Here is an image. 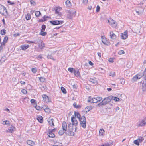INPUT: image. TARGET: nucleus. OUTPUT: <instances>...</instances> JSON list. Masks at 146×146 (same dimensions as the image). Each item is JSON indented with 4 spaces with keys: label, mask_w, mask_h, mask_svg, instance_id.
I'll use <instances>...</instances> for the list:
<instances>
[{
    "label": "nucleus",
    "mask_w": 146,
    "mask_h": 146,
    "mask_svg": "<svg viewBox=\"0 0 146 146\" xmlns=\"http://www.w3.org/2000/svg\"><path fill=\"white\" fill-rule=\"evenodd\" d=\"M100 97H97L96 98H91V97H89L88 100V102L94 103H97L98 101L100 102Z\"/></svg>",
    "instance_id": "obj_1"
},
{
    "label": "nucleus",
    "mask_w": 146,
    "mask_h": 146,
    "mask_svg": "<svg viewBox=\"0 0 146 146\" xmlns=\"http://www.w3.org/2000/svg\"><path fill=\"white\" fill-rule=\"evenodd\" d=\"M80 122L81 126L84 128L86 127V119L85 117L84 116H82L79 119Z\"/></svg>",
    "instance_id": "obj_2"
},
{
    "label": "nucleus",
    "mask_w": 146,
    "mask_h": 146,
    "mask_svg": "<svg viewBox=\"0 0 146 146\" xmlns=\"http://www.w3.org/2000/svg\"><path fill=\"white\" fill-rule=\"evenodd\" d=\"M0 13L4 16H6L5 14L8 15V13L6 8L1 4H0Z\"/></svg>",
    "instance_id": "obj_3"
},
{
    "label": "nucleus",
    "mask_w": 146,
    "mask_h": 146,
    "mask_svg": "<svg viewBox=\"0 0 146 146\" xmlns=\"http://www.w3.org/2000/svg\"><path fill=\"white\" fill-rule=\"evenodd\" d=\"M111 101L110 96L104 98L101 102V105H105L110 102Z\"/></svg>",
    "instance_id": "obj_4"
},
{
    "label": "nucleus",
    "mask_w": 146,
    "mask_h": 146,
    "mask_svg": "<svg viewBox=\"0 0 146 146\" xmlns=\"http://www.w3.org/2000/svg\"><path fill=\"white\" fill-rule=\"evenodd\" d=\"M73 129L70 128V127L69 126L67 131L65 132L66 134L68 135H74V133L72 131Z\"/></svg>",
    "instance_id": "obj_5"
},
{
    "label": "nucleus",
    "mask_w": 146,
    "mask_h": 146,
    "mask_svg": "<svg viewBox=\"0 0 146 146\" xmlns=\"http://www.w3.org/2000/svg\"><path fill=\"white\" fill-rule=\"evenodd\" d=\"M76 12V11L74 10L70 9L69 10L68 13L70 15L69 18L70 19H72L73 17L75 15Z\"/></svg>",
    "instance_id": "obj_6"
},
{
    "label": "nucleus",
    "mask_w": 146,
    "mask_h": 146,
    "mask_svg": "<svg viewBox=\"0 0 146 146\" xmlns=\"http://www.w3.org/2000/svg\"><path fill=\"white\" fill-rule=\"evenodd\" d=\"M43 101L46 103L49 102L50 100L49 98L45 94L42 95Z\"/></svg>",
    "instance_id": "obj_7"
},
{
    "label": "nucleus",
    "mask_w": 146,
    "mask_h": 146,
    "mask_svg": "<svg viewBox=\"0 0 146 146\" xmlns=\"http://www.w3.org/2000/svg\"><path fill=\"white\" fill-rule=\"evenodd\" d=\"M101 38H102L101 41L105 45L108 46L110 44V42L107 41L106 38L104 37V38L103 36L102 37L101 36Z\"/></svg>",
    "instance_id": "obj_8"
},
{
    "label": "nucleus",
    "mask_w": 146,
    "mask_h": 146,
    "mask_svg": "<svg viewBox=\"0 0 146 146\" xmlns=\"http://www.w3.org/2000/svg\"><path fill=\"white\" fill-rule=\"evenodd\" d=\"M49 125L51 127L54 126V119L52 118H49L47 120Z\"/></svg>",
    "instance_id": "obj_9"
},
{
    "label": "nucleus",
    "mask_w": 146,
    "mask_h": 146,
    "mask_svg": "<svg viewBox=\"0 0 146 146\" xmlns=\"http://www.w3.org/2000/svg\"><path fill=\"white\" fill-rule=\"evenodd\" d=\"M146 74V70L145 69L143 72L139 73L137 75L138 79H140L142 77L144 76V77L145 78V75Z\"/></svg>",
    "instance_id": "obj_10"
},
{
    "label": "nucleus",
    "mask_w": 146,
    "mask_h": 146,
    "mask_svg": "<svg viewBox=\"0 0 146 146\" xmlns=\"http://www.w3.org/2000/svg\"><path fill=\"white\" fill-rule=\"evenodd\" d=\"M121 38L123 39H125L127 38V32L126 31L122 33L121 35Z\"/></svg>",
    "instance_id": "obj_11"
},
{
    "label": "nucleus",
    "mask_w": 146,
    "mask_h": 146,
    "mask_svg": "<svg viewBox=\"0 0 146 146\" xmlns=\"http://www.w3.org/2000/svg\"><path fill=\"white\" fill-rule=\"evenodd\" d=\"M15 128L14 126H11L9 127L8 129L7 130V132L10 133H12L15 131Z\"/></svg>",
    "instance_id": "obj_12"
},
{
    "label": "nucleus",
    "mask_w": 146,
    "mask_h": 146,
    "mask_svg": "<svg viewBox=\"0 0 146 146\" xmlns=\"http://www.w3.org/2000/svg\"><path fill=\"white\" fill-rule=\"evenodd\" d=\"M43 109L45 111V112L49 113L50 112V110L46 106H43L42 107Z\"/></svg>",
    "instance_id": "obj_13"
},
{
    "label": "nucleus",
    "mask_w": 146,
    "mask_h": 146,
    "mask_svg": "<svg viewBox=\"0 0 146 146\" xmlns=\"http://www.w3.org/2000/svg\"><path fill=\"white\" fill-rule=\"evenodd\" d=\"M49 22L52 24L54 25H59V20L50 21Z\"/></svg>",
    "instance_id": "obj_14"
},
{
    "label": "nucleus",
    "mask_w": 146,
    "mask_h": 146,
    "mask_svg": "<svg viewBox=\"0 0 146 146\" xmlns=\"http://www.w3.org/2000/svg\"><path fill=\"white\" fill-rule=\"evenodd\" d=\"M62 129L63 130H65V131H66L67 128V124L64 121L62 123Z\"/></svg>",
    "instance_id": "obj_15"
},
{
    "label": "nucleus",
    "mask_w": 146,
    "mask_h": 146,
    "mask_svg": "<svg viewBox=\"0 0 146 146\" xmlns=\"http://www.w3.org/2000/svg\"><path fill=\"white\" fill-rule=\"evenodd\" d=\"M110 36L111 38L113 39H115L116 38V35L112 31L110 32Z\"/></svg>",
    "instance_id": "obj_16"
},
{
    "label": "nucleus",
    "mask_w": 146,
    "mask_h": 146,
    "mask_svg": "<svg viewBox=\"0 0 146 146\" xmlns=\"http://www.w3.org/2000/svg\"><path fill=\"white\" fill-rule=\"evenodd\" d=\"M111 100H114L115 102H117L119 101L120 99L118 97H115L112 96H110Z\"/></svg>",
    "instance_id": "obj_17"
},
{
    "label": "nucleus",
    "mask_w": 146,
    "mask_h": 146,
    "mask_svg": "<svg viewBox=\"0 0 146 146\" xmlns=\"http://www.w3.org/2000/svg\"><path fill=\"white\" fill-rule=\"evenodd\" d=\"M8 39V38L7 36H5L2 42L1 43L2 45H3L4 46L5 45V43L7 42Z\"/></svg>",
    "instance_id": "obj_18"
},
{
    "label": "nucleus",
    "mask_w": 146,
    "mask_h": 146,
    "mask_svg": "<svg viewBox=\"0 0 146 146\" xmlns=\"http://www.w3.org/2000/svg\"><path fill=\"white\" fill-rule=\"evenodd\" d=\"M74 73L76 76H80V74L79 72V70L78 69H76V70L75 69Z\"/></svg>",
    "instance_id": "obj_19"
},
{
    "label": "nucleus",
    "mask_w": 146,
    "mask_h": 146,
    "mask_svg": "<svg viewBox=\"0 0 146 146\" xmlns=\"http://www.w3.org/2000/svg\"><path fill=\"white\" fill-rule=\"evenodd\" d=\"M48 136L50 137L51 138H53L55 137V135L53 133V132L52 131H49L48 133Z\"/></svg>",
    "instance_id": "obj_20"
},
{
    "label": "nucleus",
    "mask_w": 146,
    "mask_h": 146,
    "mask_svg": "<svg viewBox=\"0 0 146 146\" xmlns=\"http://www.w3.org/2000/svg\"><path fill=\"white\" fill-rule=\"evenodd\" d=\"M27 144L31 146H33L35 144V143L31 140H28L27 141Z\"/></svg>",
    "instance_id": "obj_21"
},
{
    "label": "nucleus",
    "mask_w": 146,
    "mask_h": 146,
    "mask_svg": "<svg viewBox=\"0 0 146 146\" xmlns=\"http://www.w3.org/2000/svg\"><path fill=\"white\" fill-rule=\"evenodd\" d=\"M74 115V117H77L79 119V118H80L81 117L80 114L79 113V112L77 111H75Z\"/></svg>",
    "instance_id": "obj_22"
},
{
    "label": "nucleus",
    "mask_w": 146,
    "mask_h": 146,
    "mask_svg": "<svg viewBox=\"0 0 146 146\" xmlns=\"http://www.w3.org/2000/svg\"><path fill=\"white\" fill-rule=\"evenodd\" d=\"M37 119L40 123H42L43 122V117L42 116L39 115L37 117Z\"/></svg>",
    "instance_id": "obj_23"
},
{
    "label": "nucleus",
    "mask_w": 146,
    "mask_h": 146,
    "mask_svg": "<svg viewBox=\"0 0 146 146\" xmlns=\"http://www.w3.org/2000/svg\"><path fill=\"white\" fill-rule=\"evenodd\" d=\"M29 47L28 45H25L21 46L20 48L21 49L23 50H25L28 48Z\"/></svg>",
    "instance_id": "obj_24"
},
{
    "label": "nucleus",
    "mask_w": 146,
    "mask_h": 146,
    "mask_svg": "<svg viewBox=\"0 0 146 146\" xmlns=\"http://www.w3.org/2000/svg\"><path fill=\"white\" fill-rule=\"evenodd\" d=\"M35 43L36 44H38L39 45H40V43L42 42L40 39L38 38L36 39L35 41Z\"/></svg>",
    "instance_id": "obj_25"
},
{
    "label": "nucleus",
    "mask_w": 146,
    "mask_h": 146,
    "mask_svg": "<svg viewBox=\"0 0 146 146\" xmlns=\"http://www.w3.org/2000/svg\"><path fill=\"white\" fill-rule=\"evenodd\" d=\"M92 108V106H89L86 107L85 108V110L86 111V112H87L89 111L90 110H91Z\"/></svg>",
    "instance_id": "obj_26"
},
{
    "label": "nucleus",
    "mask_w": 146,
    "mask_h": 146,
    "mask_svg": "<svg viewBox=\"0 0 146 146\" xmlns=\"http://www.w3.org/2000/svg\"><path fill=\"white\" fill-rule=\"evenodd\" d=\"M73 117H71V121L72 123V124L73 125H74L75 126H76L78 124V122L77 121H75L73 122Z\"/></svg>",
    "instance_id": "obj_27"
},
{
    "label": "nucleus",
    "mask_w": 146,
    "mask_h": 146,
    "mask_svg": "<svg viewBox=\"0 0 146 146\" xmlns=\"http://www.w3.org/2000/svg\"><path fill=\"white\" fill-rule=\"evenodd\" d=\"M73 105L74 107L76 108H81V106L79 105H77L76 102H74L73 103Z\"/></svg>",
    "instance_id": "obj_28"
},
{
    "label": "nucleus",
    "mask_w": 146,
    "mask_h": 146,
    "mask_svg": "<svg viewBox=\"0 0 146 146\" xmlns=\"http://www.w3.org/2000/svg\"><path fill=\"white\" fill-rule=\"evenodd\" d=\"M111 22V24L113 26L115 27L117 25V22L115 21L114 20L112 19Z\"/></svg>",
    "instance_id": "obj_29"
},
{
    "label": "nucleus",
    "mask_w": 146,
    "mask_h": 146,
    "mask_svg": "<svg viewBox=\"0 0 146 146\" xmlns=\"http://www.w3.org/2000/svg\"><path fill=\"white\" fill-rule=\"evenodd\" d=\"M66 5L68 7H69L71 6V2L70 1L67 0L65 2Z\"/></svg>",
    "instance_id": "obj_30"
},
{
    "label": "nucleus",
    "mask_w": 146,
    "mask_h": 146,
    "mask_svg": "<svg viewBox=\"0 0 146 146\" xmlns=\"http://www.w3.org/2000/svg\"><path fill=\"white\" fill-rule=\"evenodd\" d=\"M139 125L141 126H142L145 125H146V122L145 120H143L140 123Z\"/></svg>",
    "instance_id": "obj_31"
},
{
    "label": "nucleus",
    "mask_w": 146,
    "mask_h": 146,
    "mask_svg": "<svg viewBox=\"0 0 146 146\" xmlns=\"http://www.w3.org/2000/svg\"><path fill=\"white\" fill-rule=\"evenodd\" d=\"M109 75L110 76H111L112 77H114L115 76V73L114 72H110V73Z\"/></svg>",
    "instance_id": "obj_32"
},
{
    "label": "nucleus",
    "mask_w": 146,
    "mask_h": 146,
    "mask_svg": "<svg viewBox=\"0 0 146 146\" xmlns=\"http://www.w3.org/2000/svg\"><path fill=\"white\" fill-rule=\"evenodd\" d=\"M40 44V45H39V47L40 48V49H42L45 47V44L44 43L42 42V43H41Z\"/></svg>",
    "instance_id": "obj_33"
},
{
    "label": "nucleus",
    "mask_w": 146,
    "mask_h": 146,
    "mask_svg": "<svg viewBox=\"0 0 146 146\" xmlns=\"http://www.w3.org/2000/svg\"><path fill=\"white\" fill-rule=\"evenodd\" d=\"M61 89L62 92L64 94L66 93V91L65 89L63 87H61Z\"/></svg>",
    "instance_id": "obj_34"
},
{
    "label": "nucleus",
    "mask_w": 146,
    "mask_h": 146,
    "mask_svg": "<svg viewBox=\"0 0 146 146\" xmlns=\"http://www.w3.org/2000/svg\"><path fill=\"white\" fill-rule=\"evenodd\" d=\"M35 14L36 16L38 17L41 15V13L38 11H36Z\"/></svg>",
    "instance_id": "obj_35"
},
{
    "label": "nucleus",
    "mask_w": 146,
    "mask_h": 146,
    "mask_svg": "<svg viewBox=\"0 0 146 146\" xmlns=\"http://www.w3.org/2000/svg\"><path fill=\"white\" fill-rule=\"evenodd\" d=\"M75 70V69L71 68H69L68 69V71L70 72L71 73H74Z\"/></svg>",
    "instance_id": "obj_36"
},
{
    "label": "nucleus",
    "mask_w": 146,
    "mask_h": 146,
    "mask_svg": "<svg viewBox=\"0 0 146 146\" xmlns=\"http://www.w3.org/2000/svg\"><path fill=\"white\" fill-rule=\"evenodd\" d=\"M46 28V25L44 24L42 25L41 26V32L44 31L45 30Z\"/></svg>",
    "instance_id": "obj_37"
},
{
    "label": "nucleus",
    "mask_w": 146,
    "mask_h": 146,
    "mask_svg": "<svg viewBox=\"0 0 146 146\" xmlns=\"http://www.w3.org/2000/svg\"><path fill=\"white\" fill-rule=\"evenodd\" d=\"M39 79L41 82H44L45 80V78L44 77H40L39 78Z\"/></svg>",
    "instance_id": "obj_38"
},
{
    "label": "nucleus",
    "mask_w": 146,
    "mask_h": 146,
    "mask_svg": "<svg viewBox=\"0 0 146 146\" xmlns=\"http://www.w3.org/2000/svg\"><path fill=\"white\" fill-rule=\"evenodd\" d=\"M65 130H60L59 131L58 134L60 135H63L64 133Z\"/></svg>",
    "instance_id": "obj_39"
},
{
    "label": "nucleus",
    "mask_w": 146,
    "mask_h": 146,
    "mask_svg": "<svg viewBox=\"0 0 146 146\" xmlns=\"http://www.w3.org/2000/svg\"><path fill=\"white\" fill-rule=\"evenodd\" d=\"M139 142L138 139L134 141V143L138 146H139Z\"/></svg>",
    "instance_id": "obj_40"
},
{
    "label": "nucleus",
    "mask_w": 146,
    "mask_h": 146,
    "mask_svg": "<svg viewBox=\"0 0 146 146\" xmlns=\"http://www.w3.org/2000/svg\"><path fill=\"white\" fill-rule=\"evenodd\" d=\"M105 133V131L102 128L101 129V136H104Z\"/></svg>",
    "instance_id": "obj_41"
},
{
    "label": "nucleus",
    "mask_w": 146,
    "mask_h": 146,
    "mask_svg": "<svg viewBox=\"0 0 146 146\" xmlns=\"http://www.w3.org/2000/svg\"><path fill=\"white\" fill-rule=\"evenodd\" d=\"M40 35L43 36H45L47 34V33L46 32H44V31L41 32L40 33Z\"/></svg>",
    "instance_id": "obj_42"
},
{
    "label": "nucleus",
    "mask_w": 146,
    "mask_h": 146,
    "mask_svg": "<svg viewBox=\"0 0 146 146\" xmlns=\"http://www.w3.org/2000/svg\"><path fill=\"white\" fill-rule=\"evenodd\" d=\"M138 79V77L137 75H135L134 76L132 79V80L133 81H136Z\"/></svg>",
    "instance_id": "obj_43"
},
{
    "label": "nucleus",
    "mask_w": 146,
    "mask_h": 146,
    "mask_svg": "<svg viewBox=\"0 0 146 146\" xmlns=\"http://www.w3.org/2000/svg\"><path fill=\"white\" fill-rule=\"evenodd\" d=\"M47 57L48 59H51L54 60H55L54 59L53 57L51 55H48Z\"/></svg>",
    "instance_id": "obj_44"
},
{
    "label": "nucleus",
    "mask_w": 146,
    "mask_h": 146,
    "mask_svg": "<svg viewBox=\"0 0 146 146\" xmlns=\"http://www.w3.org/2000/svg\"><path fill=\"white\" fill-rule=\"evenodd\" d=\"M140 142H141L144 140V138L142 137H140L138 139Z\"/></svg>",
    "instance_id": "obj_45"
},
{
    "label": "nucleus",
    "mask_w": 146,
    "mask_h": 146,
    "mask_svg": "<svg viewBox=\"0 0 146 146\" xmlns=\"http://www.w3.org/2000/svg\"><path fill=\"white\" fill-rule=\"evenodd\" d=\"M120 80V83L122 84H123L125 82V80L124 78H121Z\"/></svg>",
    "instance_id": "obj_46"
},
{
    "label": "nucleus",
    "mask_w": 146,
    "mask_h": 146,
    "mask_svg": "<svg viewBox=\"0 0 146 146\" xmlns=\"http://www.w3.org/2000/svg\"><path fill=\"white\" fill-rule=\"evenodd\" d=\"M9 122L7 120H6L5 121H3V124L4 125H7L9 124Z\"/></svg>",
    "instance_id": "obj_47"
},
{
    "label": "nucleus",
    "mask_w": 146,
    "mask_h": 146,
    "mask_svg": "<svg viewBox=\"0 0 146 146\" xmlns=\"http://www.w3.org/2000/svg\"><path fill=\"white\" fill-rule=\"evenodd\" d=\"M90 81L93 83H95L96 82V81L93 79L90 78Z\"/></svg>",
    "instance_id": "obj_48"
},
{
    "label": "nucleus",
    "mask_w": 146,
    "mask_h": 146,
    "mask_svg": "<svg viewBox=\"0 0 146 146\" xmlns=\"http://www.w3.org/2000/svg\"><path fill=\"white\" fill-rule=\"evenodd\" d=\"M1 34L2 35H5V33H6V30L4 29V30H1Z\"/></svg>",
    "instance_id": "obj_49"
},
{
    "label": "nucleus",
    "mask_w": 146,
    "mask_h": 146,
    "mask_svg": "<svg viewBox=\"0 0 146 146\" xmlns=\"http://www.w3.org/2000/svg\"><path fill=\"white\" fill-rule=\"evenodd\" d=\"M124 53V52L123 50H120L118 52V53L120 55H121L123 54Z\"/></svg>",
    "instance_id": "obj_50"
},
{
    "label": "nucleus",
    "mask_w": 146,
    "mask_h": 146,
    "mask_svg": "<svg viewBox=\"0 0 146 146\" xmlns=\"http://www.w3.org/2000/svg\"><path fill=\"white\" fill-rule=\"evenodd\" d=\"M26 18L27 20H29L31 19L30 15L27 14V15L26 16Z\"/></svg>",
    "instance_id": "obj_51"
},
{
    "label": "nucleus",
    "mask_w": 146,
    "mask_h": 146,
    "mask_svg": "<svg viewBox=\"0 0 146 146\" xmlns=\"http://www.w3.org/2000/svg\"><path fill=\"white\" fill-rule=\"evenodd\" d=\"M7 3H9V5H14L15 4V3L14 2H11L10 0H9L7 1Z\"/></svg>",
    "instance_id": "obj_52"
},
{
    "label": "nucleus",
    "mask_w": 146,
    "mask_h": 146,
    "mask_svg": "<svg viewBox=\"0 0 146 146\" xmlns=\"http://www.w3.org/2000/svg\"><path fill=\"white\" fill-rule=\"evenodd\" d=\"M31 70L34 73H36L37 71L36 69L35 68H33Z\"/></svg>",
    "instance_id": "obj_53"
},
{
    "label": "nucleus",
    "mask_w": 146,
    "mask_h": 146,
    "mask_svg": "<svg viewBox=\"0 0 146 146\" xmlns=\"http://www.w3.org/2000/svg\"><path fill=\"white\" fill-rule=\"evenodd\" d=\"M100 7L99 5H98L96 7V12H98L100 10Z\"/></svg>",
    "instance_id": "obj_54"
},
{
    "label": "nucleus",
    "mask_w": 146,
    "mask_h": 146,
    "mask_svg": "<svg viewBox=\"0 0 146 146\" xmlns=\"http://www.w3.org/2000/svg\"><path fill=\"white\" fill-rule=\"evenodd\" d=\"M109 62L113 63V58H110L108 60Z\"/></svg>",
    "instance_id": "obj_55"
},
{
    "label": "nucleus",
    "mask_w": 146,
    "mask_h": 146,
    "mask_svg": "<svg viewBox=\"0 0 146 146\" xmlns=\"http://www.w3.org/2000/svg\"><path fill=\"white\" fill-rule=\"evenodd\" d=\"M21 92L25 94H26L27 92V91L25 89L22 90H21Z\"/></svg>",
    "instance_id": "obj_56"
},
{
    "label": "nucleus",
    "mask_w": 146,
    "mask_h": 146,
    "mask_svg": "<svg viewBox=\"0 0 146 146\" xmlns=\"http://www.w3.org/2000/svg\"><path fill=\"white\" fill-rule=\"evenodd\" d=\"M35 108L37 110H39L40 109V107L39 106H35Z\"/></svg>",
    "instance_id": "obj_57"
},
{
    "label": "nucleus",
    "mask_w": 146,
    "mask_h": 146,
    "mask_svg": "<svg viewBox=\"0 0 146 146\" xmlns=\"http://www.w3.org/2000/svg\"><path fill=\"white\" fill-rule=\"evenodd\" d=\"M88 2V0H83V3L85 5H86Z\"/></svg>",
    "instance_id": "obj_58"
},
{
    "label": "nucleus",
    "mask_w": 146,
    "mask_h": 146,
    "mask_svg": "<svg viewBox=\"0 0 146 146\" xmlns=\"http://www.w3.org/2000/svg\"><path fill=\"white\" fill-rule=\"evenodd\" d=\"M101 146H110V145L108 143H105L102 145Z\"/></svg>",
    "instance_id": "obj_59"
},
{
    "label": "nucleus",
    "mask_w": 146,
    "mask_h": 146,
    "mask_svg": "<svg viewBox=\"0 0 146 146\" xmlns=\"http://www.w3.org/2000/svg\"><path fill=\"white\" fill-rule=\"evenodd\" d=\"M105 72V70L101 68V73L104 74Z\"/></svg>",
    "instance_id": "obj_60"
},
{
    "label": "nucleus",
    "mask_w": 146,
    "mask_h": 146,
    "mask_svg": "<svg viewBox=\"0 0 146 146\" xmlns=\"http://www.w3.org/2000/svg\"><path fill=\"white\" fill-rule=\"evenodd\" d=\"M35 100L34 99H32L31 100V103H35Z\"/></svg>",
    "instance_id": "obj_61"
},
{
    "label": "nucleus",
    "mask_w": 146,
    "mask_h": 146,
    "mask_svg": "<svg viewBox=\"0 0 146 146\" xmlns=\"http://www.w3.org/2000/svg\"><path fill=\"white\" fill-rule=\"evenodd\" d=\"M46 21V20H43V19H40L38 21L39 22H42Z\"/></svg>",
    "instance_id": "obj_62"
},
{
    "label": "nucleus",
    "mask_w": 146,
    "mask_h": 146,
    "mask_svg": "<svg viewBox=\"0 0 146 146\" xmlns=\"http://www.w3.org/2000/svg\"><path fill=\"white\" fill-rule=\"evenodd\" d=\"M59 25L60 24H62L64 23L63 21H59Z\"/></svg>",
    "instance_id": "obj_63"
},
{
    "label": "nucleus",
    "mask_w": 146,
    "mask_h": 146,
    "mask_svg": "<svg viewBox=\"0 0 146 146\" xmlns=\"http://www.w3.org/2000/svg\"><path fill=\"white\" fill-rule=\"evenodd\" d=\"M89 64L91 66H92L94 64L91 61H89Z\"/></svg>",
    "instance_id": "obj_64"
}]
</instances>
